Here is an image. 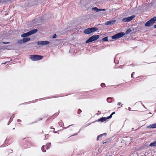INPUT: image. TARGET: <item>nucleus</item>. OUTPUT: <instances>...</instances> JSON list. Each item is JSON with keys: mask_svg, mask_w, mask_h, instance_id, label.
I'll list each match as a JSON object with an SVG mask.
<instances>
[{"mask_svg": "<svg viewBox=\"0 0 156 156\" xmlns=\"http://www.w3.org/2000/svg\"><path fill=\"white\" fill-rule=\"evenodd\" d=\"M1 2V1L0 0V3Z\"/></svg>", "mask_w": 156, "mask_h": 156, "instance_id": "nucleus-42", "label": "nucleus"}, {"mask_svg": "<svg viewBox=\"0 0 156 156\" xmlns=\"http://www.w3.org/2000/svg\"><path fill=\"white\" fill-rule=\"evenodd\" d=\"M107 135V133H103L102 134H100L98 136L97 138V140H99V139L101 137L103 136H106Z\"/></svg>", "mask_w": 156, "mask_h": 156, "instance_id": "nucleus-12", "label": "nucleus"}, {"mask_svg": "<svg viewBox=\"0 0 156 156\" xmlns=\"http://www.w3.org/2000/svg\"><path fill=\"white\" fill-rule=\"evenodd\" d=\"M52 129L55 130V129L54 128H52Z\"/></svg>", "mask_w": 156, "mask_h": 156, "instance_id": "nucleus-40", "label": "nucleus"}, {"mask_svg": "<svg viewBox=\"0 0 156 156\" xmlns=\"http://www.w3.org/2000/svg\"><path fill=\"white\" fill-rule=\"evenodd\" d=\"M153 20L151 18L150 20L147 21L145 24V26L148 27L152 25L154 23Z\"/></svg>", "mask_w": 156, "mask_h": 156, "instance_id": "nucleus-7", "label": "nucleus"}, {"mask_svg": "<svg viewBox=\"0 0 156 156\" xmlns=\"http://www.w3.org/2000/svg\"><path fill=\"white\" fill-rule=\"evenodd\" d=\"M121 104V102H119L118 103V104H117V105H120Z\"/></svg>", "mask_w": 156, "mask_h": 156, "instance_id": "nucleus-31", "label": "nucleus"}, {"mask_svg": "<svg viewBox=\"0 0 156 156\" xmlns=\"http://www.w3.org/2000/svg\"><path fill=\"white\" fill-rule=\"evenodd\" d=\"M54 133H56V132H55Z\"/></svg>", "mask_w": 156, "mask_h": 156, "instance_id": "nucleus-43", "label": "nucleus"}, {"mask_svg": "<svg viewBox=\"0 0 156 156\" xmlns=\"http://www.w3.org/2000/svg\"><path fill=\"white\" fill-rule=\"evenodd\" d=\"M112 98H108L107 99V102L109 103H111L112 102Z\"/></svg>", "mask_w": 156, "mask_h": 156, "instance_id": "nucleus-18", "label": "nucleus"}, {"mask_svg": "<svg viewBox=\"0 0 156 156\" xmlns=\"http://www.w3.org/2000/svg\"><path fill=\"white\" fill-rule=\"evenodd\" d=\"M149 127L150 128H156V123L153 124L151 125H150L149 126Z\"/></svg>", "mask_w": 156, "mask_h": 156, "instance_id": "nucleus-16", "label": "nucleus"}, {"mask_svg": "<svg viewBox=\"0 0 156 156\" xmlns=\"http://www.w3.org/2000/svg\"><path fill=\"white\" fill-rule=\"evenodd\" d=\"M43 56L38 55H31L30 58L33 61H35L41 59Z\"/></svg>", "mask_w": 156, "mask_h": 156, "instance_id": "nucleus-4", "label": "nucleus"}, {"mask_svg": "<svg viewBox=\"0 0 156 156\" xmlns=\"http://www.w3.org/2000/svg\"><path fill=\"white\" fill-rule=\"evenodd\" d=\"M102 40L104 41H108V37H105L102 39Z\"/></svg>", "mask_w": 156, "mask_h": 156, "instance_id": "nucleus-21", "label": "nucleus"}, {"mask_svg": "<svg viewBox=\"0 0 156 156\" xmlns=\"http://www.w3.org/2000/svg\"><path fill=\"white\" fill-rule=\"evenodd\" d=\"M115 112H113L108 117V118H109V119L111 118L112 117V115L115 114Z\"/></svg>", "mask_w": 156, "mask_h": 156, "instance_id": "nucleus-22", "label": "nucleus"}, {"mask_svg": "<svg viewBox=\"0 0 156 156\" xmlns=\"http://www.w3.org/2000/svg\"><path fill=\"white\" fill-rule=\"evenodd\" d=\"M11 119H12V117H11V118H10V120H11Z\"/></svg>", "mask_w": 156, "mask_h": 156, "instance_id": "nucleus-44", "label": "nucleus"}, {"mask_svg": "<svg viewBox=\"0 0 156 156\" xmlns=\"http://www.w3.org/2000/svg\"><path fill=\"white\" fill-rule=\"evenodd\" d=\"M115 20H112L108 21L105 24V25H112L115 23Z\"/></svg>", "mask_w": 156, "mask_h": 156, "instance_id": "nucleus-9", "label": "nucleus"}, {"mask_svg": "<svg viewBox=\"0 0 156 156\" xmlns=\"http://www.w3.org/2000/svg\"><path fill=\"white\" fill-rule=\"evenodd\" d=\"M135 17V16L133 15L124 18L122 19V21L124 22H128L132 20Z\"/></svg>", "mask_w": 156, "mask_h": 156, "instance_id": "nucleus-6", "label": "nucleus"}, {"mask_svg": "<svg viewBox=\"0 0 156 156\" xmlns=\"http://www.w3.org/2000/svg\"><path fill=\"white\" fill-rule=\"evenodd\" d=\"M106 142H105L103 143V144H105V143H106Z\"/></svg>", "mask_w": 156, "mask_h": 156, "instance_id": "nucleus-38", "label": "nucleus"}, {"mask_svg": "<svg viewBox=\"0 0 156 156\" xmlns=\"http://www.w3.org/2000/svg\"><path fill=\"white\" fill-rule=\"evenodd\" d=\"M77 135V134L76 133H75V134H74L73 135V136H75V135Z\"/></svg>", "mask_w": 156, "mask_h": 156, "instance_id": "nucleus-35", "label": "nucleus"}, {"mask_svg": "<svg viewBox=\"0 0 156 156\" xmlns=\"http://www.w3.org/2000/svg\"><path fill=\"white\" fill-rule=\"evenodd\" d=\"M49 43V41H39L37 42L38 45H41L42 46L48 44Z\"/></svg>", "mask_w": 156, "mask_h": 156, "instance_id": "nucleus-8", "label": "nucleus"}, {"mask_svg": "<svg viewBox=\"0 0 156 156\" xmlns=\"http://www.w3.org/2000/svg\"><path fill=\"white\" fill-rule=\"evenodd\" d=\"M148 115H148L150 117H151L152 116V113L151 112H149L148 114Z\"/></svg>", "mask_w": 156, "mask_h": 156, "instance_id": "nucleus-28", "label": "nucleus"}, {"mask_svg": "<svg viewBox=\"0 0 156 156\" xmlns=\"http://www.w3.org/2000/svg\"><path fill=\"white\" fill-rule=\"evenodd\" d=\"M92 10H94L96 12H98L100 11H105L106 10L105 9H98L97 7H94L92 8Z\"/></svg>", "mask_w": 156, "mask_h": 156, "instance_id": "nucleus-10", "label": "nucleus"}, {"mask_svg": "<svg viewBox=\"0 0 156 156\" xmlns=\"http://www.w3.org/2000/svg\"><path fill=\"white\" fill-rule=\"evenodd\" d=\"M125 35V34L123 32H121L118 34H117L113 36H112V39H116L119 38H120L123 36H124Z\"/></svg>", "mask_w": 156, "mask_h": 156, "instance_id": "nucleus-5", "label": "nucleus"}, {"mask_svg": "<svg viewBox=\"0 0 156 156\" xmlns=\"http://www.w3.org/2000/svg\"><path fill=\"white\" fill-rule=\"evenodd\" d=\"M17 121L18 122H20L21 121V120L20 119H18Z\"/></svg>", "mask_w": 156, "mask_h": 156, "instance_id": "nucleus-34", "label": "nucleus"}, {"mask_svg": "<svg viewBox=\"0 0 156 156\" xmlns=\"http://www.w3.org/2000/svg\"><path fill=\"white\" fill-rule=\"evenodd\" d=\"M128 109L129 111H131V108H130V107H129V108H128Z\"/></svg>", "mask_w": 156, "mask_h": 156, "instance_id": "nucleus-33", "label": "nucleus"}, {"mask_svg": "<svg viewBox=\"0 0 156 156\" xmlns=\"http://www.w3.org/2000/svg\"><path fill=\"white\" fill-rule=\"evenodd\" d=\"M101 86L102 87H104L105 86V84L104 83L101 84Z\"/></svg>", "mask_w": 156, "mask_h": 156, "instance_id": "nucleus-26", "label": "nucleus"}, {"mask_svg": "<svg viewBox=\"0 0 156 156\" xmlns=\"http://www.w3.org/2000/svg\"><path fill=\"white\" fill-rule=\"evenodd\" d=\"M135 74V73L134 72H133L132 73V74H131V77L132 78H133V75H134Z\"/></svg>", "mask_w": 156, "mask_h": 156, "instance_id": "nucleus-30", "label": "nucleus"}, {"mask_svg": "<svg viewBox=\"0 0 156 156\" xmlns=\"http://www.w3.org/2000/svg\"><path fill=\"white\" fill-rule=\"evenodd\" d=\"M23 43V40H20L18 41V43L19 44H22Z\"/></svg>", "mask_w": 156, "mask_h": 156, "instance_id": "nucleus-20", "label": "nucleus"}, {"mask_svg": "<svg viewBox=\"0 0 156 156\" xmlns=\"http://www.w3.org/2000/svg\"><path fill=\"white\" fill-rule=\"evenodd\" d=\"M45 149H46V147L45 146H43L41 147V150L43 152H45L46 151Z\"/></svg>", "mask_w": 156, "mask_h": 156, "instance_id": "nucleus-15", "label": "nucleus"}, {"mask_svg": "<svg viewBox=\"0 0 156 156\" xmlns=\"http://www.w3.org/2000/svg\"><path fill=\"white\" fill-rule=\"evenodd\" d=\"M109 118H108V117H102L100 119H98V122H103L105 121H106L107 119H109Z\"/></svg>", "mask_w": 156, "mask_h": 156, "instance_id": "nucleus-11", "label": "nucleus"}, {"mask_svg": "<svg viewBox=\"0 0 156 156\" xmlns=\"http://www.w3.org/2000/svg\"><path fill=\"white\" fill-rule=\"evenodd\" d=\"M98 30V28L96 27L88 28L84 30V32L87 34H89L91 33L94 32Z\"/></svg>", "mask_w": 156, "mask_h": 156, "instance_id": "nucleus-1", "label": "nucleus"}, {"mask_svg": "<svg viewBox=\"0 0 156 156\" xmlns=\"http://www.w3.org/2000/svg\"><path fill=\"white\" fill-rule=\"evenodd\" d=\"M52 37L54 38H56L57 37V35L55 34L53 35Z\"/></svg>", "mask_w": 156, "mask_h": 156, "instance_id": "nucleus-27", "label": "nucleus"}, {"mask_svg": "<svg viewBox=\"0 0 156 156\" xmlns=\"http://www.w3.org/2000/svg\"><path fill=\"white\" fill-rule=\"evenodd\" d=\"M99 37V36L98 35H93L89 37V38L86 41V43H87L90 42L94 41L98 39Z\"/></svg>", "mask_w": 156, "mask_h": 156, "instance_id": "nucleus-3", "label": "nucleus"}, {"mask_svg": "<svg viewBox=\"0 0 156 156\" xmlns=\"http://www.w3.org/2000/svg\"><path fill=\"white\" fill-rule=\"evenodd\" d=\"M131 31V30L130 29H128L126 32V34H127L130 33Z\"/></svg>", "mask_w": 156, "mask_h": 156, "instance_id": "nucleus-19", "label": "nucleus"}, {"mask_svg": "<svg viewBox=\"0 0 156 156\" xmlns=\"http://www.w3.org/2000/svg\"><path fill=\"white\" fill-rule=\"evenodd\" d=\"M150 147H156V140L153 142L151 143L149 145Z\"/></svg>", "mask_w": 156, "mask_h": 156, "instance_id": "nucleus-14", "label": "nucleus"}, {"mask_svg": "<svg viewBox=\"0 0 156 156\" xmlns=\"http://www.w3.org/2000/svg\"><path fill=\"white\" fill-rule=\"evenodd\" d=\"M114 62L115 64H117L118 63L117 60H116V57L114 59Z\"/></svg>", "mask_w": 156, "mask_h": 156, "instance_id": "nucleus-23", "label": "nucleus"}, {"mask_svg": "<svg viewBox=\"0 0 156 156\" xmlns=\"http://www.w3.org/2000/svg\"><path fill=\"white\" fill-rule=\"evenodd\" d=\"M37 31V29H33L27 32V33H25L21 35V36L22 37H27L36 33Z\"/></svg>", "mask_w": 156, "mask_h": 156, "instance_id": "nucleus-2", "label": "nucleus"}, {"mask_svg": "<svg viewBox=\"0 0 156 156\" xmlns=\"http://www.w3.org/2000/svg\"><path fill=\"white\" fill-rule=\"evenodd\" d=\"M5 62L4 63H2V64H6V63H7V62Z\"/></svg>", "mask_w": 156, "mask_h": 156, "instance_id": "nucleus-32", "label": "nucleus"}, {"mask_svg": "<svg viewBox=\"0 0 156 156\" xmlns=\"http://www.w3.org/2000/svg\"><path fill=\"white\" fill-rule=\"evenodd\" d=\"M48 135H47V136H48ZM46 136H47V135H45V138H46Z\"/></svg>", "mask_w": 156, "mask_h": 156, "instance_id": "nucleus-41", "label": "nucleus"}, {"mask_svg": "<svg viewBox=\"0 0 156 156\" xmlns=\"http://www.w3.org/2000/svg\"><path fill=\"white\" fill-rule=\"evenodd\" d=\"M142 106H143V107H144L145 108V106L144 105H142Z\"/></svg>", "mask_w": 156, "mask_h": 156, "instance_id": "nucleus-37", "label": "nucleus"}, {"mask_svg": "<svg viewBox=\"0 0 156 156\" xmlns=\"http://www.w3.org/2000/svg\"><path fill=\"white\" fill-rule=\"evenodd\" d=\"M2 43L4 44H7L10 43V42H2Z\"/></svg>", "mask_w": 156, "mask_h": 156, "instance_id": "nucleus-24", "label": "nucleus"}, {"mask_svg": "<svg viewBox=\"0 0 156 156\" xmlns=\"http://www.w3.org/2000/svg\"><path fill=\"white\" fill-rule=\"evenodd\" d=\"M152 18V19L153 20L154 23H155V22L156 21V16L154 17V18Z\"/></svg>", "mask_w": 156, "mask_h": 156, "instance_id": "nucleus-25", "label": "nucleus"}, {"mask_svg": "<svg viewBox=\"0 0 156 156\" xmlns=\"http://www.w3.org/2000/svg\"><path fill=\"white\" fill-rule=\"evenodd\" d=\"M13 129H15V128H13Z\"/></svg>", "mask_w": 156, "mask_h": 156, "instance_id": "nucleus-45", "label": "nucleus"}, {"mask_svg": "<svg viewBox=\"0 0 156 156\" xmlns=\"http://www.w3.org/2000/svg\"><path fill=\"white\" fill-rule=\"evenodd\" d=\"M81 112V110L80 109H79L78 111V113L79 114Z\"/></svg>", "mask_w": 156, "mask_h": 156, "instance_id": "nucleus-29", "label": "nucleus"}, {"mask_svg": "<svg viewBox=\"0 0 156 156\" xmlns=\"http://www.w3.org/2000/svg\"><path fill=\"white\" fill-rule=\"evenodd\" d=\"M154 28H156V25H155L154 26Z\"/></svg>", "mask_w": 156, "mask_h": 156, "instance_id": "nucleus-36", "label": "nucleus"}, {"mask_svg": "<svg viewBox=\"0 0 156 156\" xmlns=\"http://www.w3.org/2000/svg\"><path fill=\"white\" fill-rule=\"evenodd\" d=\"M104 14V13H101V14H102V15H103V14Z\"/></svg>", "mask_w": 156, "mask_h": 156, "instance_id": "nucleus-39", "label": "nucleus"}, {"mask_svg": "<svg viewBox=\"0 0 156 156\" xmlns=\"http://www.w3.org/2000/svg\"><path fill=\"white\" fill-rule=\"evenodd\" d=\"M23 43H26L30 40V38L29 37L24 38L23 39Z\"/></svg>", "mask_w": 156, "mask_h": 156, "instance_id": "nucleus-13", "label": "nucleus"}, {"mask_svg": "<svg viewBox=\"0 0 156 156\" xmlns=\"http://www.w3.org/2000/svg\"><path fill=\"white\" fill-rule=\"evenodd\" d=\"M51 145V143H48L45 146L46 147V149L48 150L49 148V147Z\"/></svg>", "mask_w": 156, "mask_h": 156, "instance_id": "nucleus-17", "label": "nucleus"}]
</instances>
